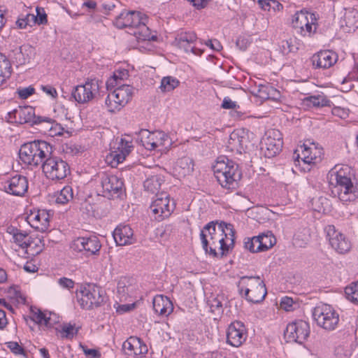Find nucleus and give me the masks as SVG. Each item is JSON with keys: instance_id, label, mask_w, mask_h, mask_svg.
<instances>
[{"instance_id": "obj_1", "label": "nucleus", "mask_w": 358, "mask_h": 358, "mask_svg": "<svg viewBox=\"0 0 358 358\" xmlns=\"http://www.w3.org/2000/svg\"><path fill=\"white\" fill-rule=\"evenodd\" d=\"M213 170L217 182L223 188L235 189L238 187L242 173L234 161L226 156H220L213 166Z\"/></svg>"}, {"instance_id": "obj_2", "label": "nucleus", "mask_w": 358, "mask_h": 358, "mask_svg": "<svg viewBox=\"0 0 358 358\" xmlns=\"http://www.w3.org/2000/svg\"><path fill=\"white\" fill-rule=\"evenodd\" d=\"M52 152V148L45 141L38 140L24 143L19 151L21 160L30 166L43 164Z\"/></svg>"}, {"instance_id": "obj_3", "label": "nucleus", "mask_w": 358, "mask_h": 358, "mask_svg": "<svg viewBox=\"0 0 358 358\" xmlns=\"http://www.w3.org/2000/svg\"><path fill=\"white\" fill-rule=\"evenodd\" d=\"M239 294L248 302H262L267 294L266 285L259 276H242L237 282Z\"/></svg>"}, {"instance_id": "obj_4", "label": "nucleus", "mask_w": 358, "mask_h": 358, "mask_svg": "<svg viewBox=\"0 0 358 358\" xmlns=\"http://www.w3.org/2000/svg\"><path fill=\"white\" fill-rule=\"evenodd\" d=\"M216 224L218 221H211L206 224L201 230L200 238L202 248L206 253L213 257H217L216 248L221 250L220 257L226 256L229 252V247L226 245L225 239L216 236Z\"/></svg>"}, {"instance_id": "obj_5", "label": "nucleus", "mask_w": 358, "mask_h": 358, "mask_svg": "<svg viewBox=\"0 0 358 358\" xmlns=\"http://www.w3.org/2000/svg\"><path fill=\"white\" fill-rule=\"evenodd\" d=\"M347 169L337 171L334 174L335 183L331 182V194L343 202L352 201L358 197V187L352 181V176L347 175Z\"/></svg>"}, {"instance_id": "obj_6", "label": "nucleus", "mask_w": 358, "mask_h": 358, "mask_svg": "<svg viewBox=\"0 0 358 358\" xmlns=\"http://www.w3.org/2000/svg\"><path fill=\"white\" fill-rule=\"evenodd\" d=\"M77 298L80 308L84 310L100 307L107 301L106 291L94 283L82 285L77 292Z\"/></svg>"}, {"instance_id": "obj_7", "label": "nucleus", "mask_w": 358, "mask_h": 358, "mask_svg": "<svg viewBox=\"0 0 358 358\" xmlns=\"http://www.w3.org/2000/svg\"><path fill=\"white\" fill-rule=\"evenodd\" d=\"M41 167L45 177L55 182L65 179L71 173L69 164L60 157L53 155L52 152Z\"/></svg>"}, {"instance_id": "obj_8", "label": "nucleus", "mask_w": 358, "mask_h": 358, "mask_svg": "<svg viewBox=\"0 0 358 358\" xmlns=\"http://www.w3.org/2000/svg\"><path fill=\"white\" fill-rule=\"evenodd\" d=\"M313 317L316 324L328 331L334 330L339 322V315L330 305L321 303L314 308Z\"/></svg>"}, {"instance_id": "obj_9", "label": "nucleus", "mask_w": 358, "mask_h": 358, "mask_svg": "<svg viewBox=\"0 0 358 358\" xmlns=\"http://www.w3.org/2000/svg\"><path fill=\"white\" fill-rule=\"evenodd\" d=\"M102 81L96 78H87L85 83L75 87L71 96L78 103H86L95 99L99 94V88Z\"/></svg>"}, {"instance_id": "obj_10", "label": "nucleus", "mask_w": 358, "mask_h": 358, "mask_svg": "<svg viewBox=\"0 0 358 358\" xmlns=\"http://www.w3.org/2000/svg\"><path fill=\"white\" fill-rule=\"evenodd\" d=\"M134 88L129 85H121L117 87L111 93L108 94L105 103L110 112L120 110L131 99Z\"/></svg>"}, {"instance_id": "obj_11", "label": "nucleus", "mask_w": 358, "mask_h": 358, "mask_svg": "<svg viewBox=\"0 0 358 358\" xmlns=\"http://www.w3.org/2000/svg\"><path fill=\"white\" fill-rule=\"evenodd\" d=\"M310 333L309 323L299 320L289 323L284 331V338L287 343L302 344L309 337Z\"/></svg>"}, {"instance_id": "obj_12", "label": "nucleus", "mask_w": 358, "mask_h": 358, "mask_svg": "<svg viewBox=\"0 0 358 358\" xmlns=\"http://www.w3.org/2000/svg\"><path fill=\"white\" fill-rule=\"evenodd\" d=\"M71 248L78 252H83L85 257L99 255L101 248L99 238L91 235L89 236H80L72 241Z\"/></svg>"}, {"instance_id": "obj_13", "label": "nucleus", "mask_w": 358, "mask_h": 358, "mask_svg": "<svg viewBox=\"0 0 358 358\" xmlns=\"http://www.w3.org/2000/svg\"><path fill=\"white\" fill-rule=\"evenodd\" d=\"M283 145L282 135L278 129H271L266 132L261 142V150L265 157H275L282 150Z\"/></svg>"}, {"instance_id": "obj_14", "label": "nucleus", "mask_w": 358, "mask_h": 358, "mask_svg": "<svg viewBox=\"0 0 358 358\" xmlns=\"http://www.w3.org/2000/svg\"><path fill=\"white\" fill-rule=\"evenodd\" d=\"M17 110V111L15 113H17L18 124H29L33 126L41 123H48L51 125L49 130L52 131V124L55 122L53 119L48 117L36 116L34 108L30 106H20Z\"/></svg>"}, {"instance_id": "obj_15", "label": "nucleus", "mask_w": 358, "mask_h": 358, "mask_svg": "<svg viewBox=\"0 0 358 358\" xmlns=\"http://www.w3.org/2000/svg\"><path fill=\"white\" fill-rule=\"evenodd\" d=\"M174 203L170 206L169 195L165 192L157 194L152 201L150 208L155 215V220L162 221L169 217L174 210Z\"/></svg>"}, {"instance_id": "obj_16", "label": "nucleus", "mask_w": 358, "mask_h": 358, "mask_svg": "<svg viewBox=\"0 0 358 358\" xmlns=\"http://www.w3.org/2000/svg\"><path fill=\"white\" fill-rule=\"evenodd\" d=\"M146 18V15L139 11L124 9L116 16L113 25L119 29L136 28Z\"/></svg>"}, {"instance_id": "obj_17", "label": "nucleus", "mask_w": 358, "mask_h": 358, "mask_svg": "<svg viewBox=\"0 0 358 358\" xmlns=\"http://www.w3.org/2000/svg\"><path fill=\"white\" fill-rule=\"evenodd\" d=\"M140 141L148 150H155L160 146H164L169 141V136L164 131H155L150 132L147 129H141L138 132Z\"/></svg>"}, {"instance_id": "obj_18", "label": "nucleus", "mask_w": 358, "mask_h": 358, "mask_svg": "<svg viewBox=\"0 0 358 358\" xmlns=\"http://www.w3.org/2000/svg\"><path fill=\"white\" fill-rule=\"evenodd\" d=\"M248 336L247 329L243 322L235 320L228 327L227 331V343L233 347H240Z\"/></svg>"}, {"instance_id": "obj_19", "label": "nucleus", "mask_w": 358, "mask_h": 358, "mask_svg": "<svg viewBox=\"0 0 358 358\" xmlns=\"http://www.w3.org/2000/svg\"><path fill=\"white\" fill-rule=\"evenodd\" d=\"M50 216L49 210L34 209L27 214L26 220L36 231L45 232L50 227Z\"/></svg>"}, {"instance_id": "obj_20", "label": "nucleus", "mask_w": 358, "mask_h": 358, "mask_svg": "<svg viewBox=\"0 0 358 358\" xmlns=\"http://www.w3.org/2000/svg\"><path fill=\"white\" fill-rule=\"evenodd\" d=\"M327 236L331 247L339 254H345L351 248L350 241L341 232L336 230L334 225L327 227Z\"/></svg>"}, {"instance_id": "obj_21", "label": "nucleus", "mask_w": 358, "mask_h": 358, "mask_svg": "<svg viewBox=\"0 0 358 358\" xmlns=\"http://www.w3.org/2000/svg\"><path fill=\"white\" fill-rule=\"evenodd\" d=\"M101 183L104 196L118 198L123 192L124 183L116 176L103 174Z\"/></svg>"}, {"instance_id": "obj_22", "label": "nucleus", "mask_w": 358, "mask_h": 358, "mask_svg": "<svg viewBox=\"0 0 358 358\" xmlns=\"http://www.w3.org/2000/svg\"><path fill=\"white\" fill-rule=\"evenodd\" d=\"M4 191L14 196H23L28 189V180L25 176L16 174L2 182Z\"/></svg>"}, {"instance_id": "obj_23", "label": "nucleus", "mask_w": 358, "mask_h": 358, "mask_svg": "<svg viewBox=\"0 0 358 358\" xmlns=\"http://www.w3.org/2000/svg\"><path fill=\"white\" fill-rule=\"evenodd\" d=\"M338 61V55L331 50H321L314 54L311 58L315 69H329Z\"/></svg>"}, {"instance_id": "obj_24", "label": "nucleus", "mask_w": 358, "mask_h": 358, "mask_svg": "<svg viewBox=\"0 0 358 358\" xmlns=\"http://www.w3.org/2000/svg\"><path fill=\"white\" fill-rule=\"evenodd\" d=\"M122 350L128 356L145 355L148 348L143 341L137 336H130L122 344Z\"/></svg>"}, {"instance_id": "obj_25", "label": "nucleus", "mask_w": 358, "mask_h": 358, "mask_svg": "<svg viewBox=\"0 0 358 358\" xmlns=\"http://www.w3.org/2000/svg\"><path fill=\"white\" fill-rule=\"evenodd\" d=\"M196 39V35L193 31L181 32L176 36L175 42L178 47L184 50L185 52H190L194 55H201L202 52L194 45Z\"/></svg>"}, {"instance_id": "obj_26", "label": "nucleus", "mask_w": 358, "mask_h": 358, "mask_svg": "<svg viewBox=\"0 0 358 358\" xmlns=\"http://www.w3.org/2000/svg\"><path fill=\"white\" fill-rule=\"evenodd\" d=\"M113 236L116 245L120 246L131 245L136 242L133 229L128 224L117 225L113 232Z\"/></svg>"}, {"instance_id": "obj_27", "label": "nucleus", "mask_w": 358, "mask_h": 358, "mask_svg": "<svg viewBox=\"0 0 358 358\" xmlns=\"http://www.w3.org/2000/svg\"><path fill=\"white\" fill-rule=\"evenodd\" d=\"M249 138L243 130H234L229 136L228 147L238 153L245 152L248 148Z\"/></svg>"}, {"instance_id": "obj_28", "label": "nucleus", "mask_w": 358, "mask_h": 358, "mask_svg": "<svg viewBox=\"0 0 358 358\" xmlns=\"http://www.w3.org/2000/svg\"><path fill=\"white\" fill-rule=\"evenodd\" d=\"M317 17L315 13L303 9L294 14L292 23L294 29L303 31L304 25H307L309 22L317 24Z\"/></svg>"}, {"instance_id": "obj_29", "label": "nucleus", "mask_w": 358, "mask_h": 358, "mask_svg": "<svg viewBox=\"0 0 358 358\" xmlns=\"http://www.w3.org/2000/svg\"><path fill=\"white\" fill-rule=\"evenodd\" d=\"M152 305L154 311L162 316H168L173 310L172 301L169 297L162 294L154 297Z\"/></svg>"}, {"instance_id": "obj_30", "label": "nucleus", "mask_w": 358, "mask_h": 358, "mask_svg": "<svg viewBox=\"0 0 358 358\" xmlns=\"http://www.w3.org/2000/svg\"><path fill=\"white\" fill-rule=\"evenodd\" d=\"M341 23L345 32L355 31L358 28V10L355 8L345 9Z\"/></svg>"}, {"instance_id": "obj_31", "label": "nucleus", "mask_w": 358, "mask_h": 358, "mask_svg": "<svg viewBox=\"0 0 358 358\" xmlns=\"http://www.w3.org/2000/svg\"><path fill=\"white\" fill-rule=\"evenodd\" d=\"M322 154L321 148H317L315 145L307 147L304 145L301 151V159L306 164H317L321 161Z\"/></svg>"}, {"instance_id": "obj_32", "label": "nucleus", "mask_w": 358, "mask_h": 358, "mask_svg": "<svg viewBox=\"0 0 358 358\" xmlns=\"http://www.w3.org/2000/svg\"><path fill=\"white\" fill-rule=\"evenodd\" d=\"M30 318L35 323L44 325L47 328H51L54 323L52 322L51 313H49V316L45 312H43L41 309L36 307H31L30 308Z\"/></svg>"}, {"instance_id": "obj_33", "label": "nucleus", "mask_w": 358, "mask_h": 358, "mask_svg": "<svg viewBox=\"0 0 358 358\" xmlns=\"http://www.w3.org/2000/svg\"><path fill=\"white\" fill-rule=\"evenodd\" d=\"M133 146L131 142L121 138L120 142L117 148V150L110 153L113 160L116 162L117 164L123 162L126 157L131 152Z\"/></svg>"}, {"instance_id": "obj_34", "label": "nucleus", "mask_w": 358, "mask_h": 358, "mask_svg": "<svg viewBox=\"0 0 358 358\" xmlns=\"http://www.w3.org/2000/svg\"><path fill=\"white\" fill-rule=\"evenodd\" d=\"M174 170L180 177H185L194 171V162L187 157L178 159L174 166Z\"/></svg>"}, {"instance_id": "obj_35", "label": "nucleus", "mask_w": 358, "mask_h": 358, "mask_svg": "<svg viewBox=\"0 0 358 358\" xmlns=\"http://www.w3.org/2000/svg\"><path fill=\"white\" fill-rule=\"evenodd\" d=\"M8 232L13 235L14 242L22 249H27L31 246L30 237L26 231H22L16 227H9Z\"/></svg>"}, {"instance_id": "obj_36", "label": "nucleus", "mask_w": 358, "mask_h": 358, "mask_svg": "<svg viewBox=\"0 0 358 358\" xmlns=\"http://www.w3.org/2000/svg\"><path fill=\"white\" fill-rule=\"evenodd\" d=\"M218 228L221 230L222 234L224 235L223 237L225 239L226 245L229 247V251H231L235 244V233L236 231L234 228V225L230 223H227L224 221L218 222Z\"/></svg>"}, {"instance_id": "obj_37", "label": "nucleus", "mask_w": 358, "mask_h": 358, "mask_svg": "<svg viewBox=\"0 0 358 358\" xmlns=\"http://www.w3.org/2000/svg\"><path fill=\"white\" fill-rule=\"evenodd\" d=\"M164 180L160 176H152L147 178L143 182V187L145 191L155 194H160L159 189Z\"/></svg>"}, {"instance_id": "obj_38", "label": "nucleus", "mask_w": 358, "mask_h": 358, "mask_svg": "<svg viewBox=\"0 0 358 358\" xmlns=\"http://www.w3.org/2000/svg\"><path fill=\"white\" fill-rule=\"evenodd\" d=\"M29 49L24 48L22 46L15 48L12 51L13 55L10 57L16 66H20L29 62L30 57L27 51Z\"/></svg>"}, {"instance_id": "obj_39", "label": "nucleus", "mask_w": 358, "mask_h": 358, "mask_svg": "<svg viewBox=\"0 0 358 358\" xmlns=\"http://www.w3.org/2000/svg\"><path fill=\"white\" fill-rule=\"evenodd\" d=\"M12 74V66L6 56L0 52V86H1Z\"/></svg>"}, {"instance_id": "obj_40", "label": "nucleus", "mask_w": 358, "mask_h": 358, "mask_svg": "<svg viewBox=\"0 0 358 358\" xmlns=\"http://www.w3.org/2000/svg\"><path fill=\"white\" fill-rule=\"evenodd\" d=\"M259 240L258 250L264 252L271 248L276 243V238L270 231L257 236Z\"/></svg>"}, {"instance_id": "obj_41", "label": "nucleus", "mask_w": 358, "mask_h": 358, "mask_svg": "<svg viewBox=\"0 0 358 358\" xmlns=\"http://www.w3.org/2000/svg\"><path fill=\"white\" fill-rule=\"evenodd\" d=\"M147 19L146 17L143 22L136 27L138 30L134 31V34L138 40L155 41L157 40V36L152 35L149 28L146 26Z\"/></svg>"}, {"instance_id": "obj_42", "label": "nucleus", "mask_w": 358, "mask_h": 358, "mask_svg": "<svg viewBox=\"0 0 358 358\" xmlns=\"http://www.w3.org/2000/svg\"><path fill=\"white\" fill-rule=\"evenodd\" d=\"M304 103L309 107H324L329 106L330 100L324 95L309 96L303 99Z\"/></svg>"}, {"instance_id": "obj_43", "label": "nucleus", "mask_w": 358, "mask_h": 358, "mask_svg": "<svg viewBox=\"0 0 358 358\" xmlns=\"http://www.w3.org/2000/svg\"><path fill=\"white\" fill-rule=\"evenodd\" d=\"M180 84V81L172 76L164 77L161 80L159 88L163 92H171L176 89Z\"/></svg>"}, {"instance_id": "obj_44", "label": "nucleus", "mask_w": 358, "mask_h": 358, "mask_svg": "<svg viewBox=\"0 0 358 358\" xmlns=\"http://www.w3.org/2000/svg\"><path fill=\"white\" fill-rule=\"evenodd\" d=\"M129 279L127 277H122L117 285V292L119 295L120 299H126L129 292Z\"/></svg>"}, {"instance_id": "obj_45", "label": "nucleus", "mask_w": 358, "mask_h": 358, "mask_svg": "<svg viewBox=\"0 0 358 358\" xmlns=\"http://www.w3.org/2000/svg\"><path fill=\"white\" fill-rule=\"evenodd\" d=\"M36 14H31V20H32V24H46L48 23V15L45 13L44 8L37 6L36 8Z\"/></svg>"}, {"instance_id": "obj_46", "label": "nucleus", "mask_w": 358, "mask_h": 358, "mask_svg": "<svg viewBox=\"0 0 358 358\" xmlns=\"http://www.w3.org/2000/svg\"><path fill=\"white\" fill-rule=\"evenodd\" d=\"M345 294L349 301L358 303V281L347 286L345 288Z\"/></svg>"}, {"instance_id": "obj_47", "label": "nucleus", "mask_w": 358, "mask_h": 358, "mask_svg": "<svg viewBox=\"0 0 358 358\" xmlns=\"http://www.w3.org/2000/svg\"><path fill=\"white\" fill-rule=\"evenodd\" d=\"M259 241L257 236L246 237L243 240V247L252 253L259 252L261 250H258Z\"/></svg>"}, {"instance_id": "obj_48", "label": "nucleus", "mask_w": 358, "mask_h": 358, "mask_svg": "<svg viewBox=\"0 0 358 358\" xmlns=\"http://www.w3.org/2000/svg\"><path fill=\"white\" fill-rule=\"evenodd\" d=\"M73 199L72 188L69 186L64 187L56 199L58 203L64 204Z\"/></svg>"}, {"instance_id": "obj_49", "label": "nucleus", "mask_w": 358, "mask_h": 358, "mask_svg": "<svg viewBox=\"0 0 358 358\" xmlns=\"http://www.w3.org/2000/svg\"><path fill=\"white\" fill-rule=\"evenodd\" d=\"M7 293L9 294L10 298L15 299L17 302L24 303L26 302V298L22 294L20 288L17 285H11L7 289Z\"/></svg>"}, {"instance_id": "obj_50", "label": "nucleus", "mask_w": 358, "mask_h": 358, "mask_svg": "<svg viewBox=\"0 0 358 358\" xmlns=\"http://www.w3.org/2000/svg\"><path fill=\"white\" fill-rule=\"evenodd\" d=\"M258 4L262 9L267 11H270L271 9L275 11L274 5H277L278 10H280L283 8L282 5L275 0H259Z\"/></svg>"}, {"instance_id": "obj_51", "label": "nucleus", "mask_w": 358, "mask_h": 358, "mask_svg": "<svg viewBox=\"0 0 358 358\" xmlns=\"http://www.w3.org/2000/svg\"><path fill=\"white\" fill-rule=\"evenodd\" d=\"M280 50L283 55H288L290 52H294L298 50V48L293 44L292 38L289 40H283L281 42Z\"/></svg>"}, {"instance_id": "obj_52", "label": "nucleus", "mask_w": 358, "mask_h": 358, "mask_svg": "<svg viewBox=\"0 0 358 358\" xmlns=\"http://www.w3.org/2000/svg\"><path fill=\"white\" fill-rule=\"evenodd\" d=\"M5 345L13 354L16 355H23L24 357L27 356L25 350L19 345L17 342L10 341L6 343Z\"/></svg>"}, {"instance_id": "obj_53", "label": "nucleus", "mask_w": 358, "mask_h": 358, "mask_svg": "<svg viewBox=\"0 0 358 358\" xmlns=\"http://www.w3.org/2000/svg\"><path fill=\"white\" fill-rule=\"evenodd\" d=\"M78 332V329H76L75 325L71 324H64L62 330V337L66 338H72Z\"/></svg>"}, {"instance_id": "obj_54", "label": "nucleus", "mask_w": 358, "mask_h": 358, "mask_svg": "<svg viewBox=\"0 0 358 358\" xmlns=\"http://www.w3.org/2000/svg\"><path fill=\"white\" fill-rule=\"evenodd\" d=\"M121 73H122L123 76L127 74V72H119V75L114 73V75L110 78H109L106 83L108 90L118 87L117 85L122 80V78L120 76Z\"/></svg>"}, {"instance_id": "obj_55", "label": "nucleus", "mask_w": 358, "mask_h": 358, "mask_svg": "<svg viewBox=\"0 0 358 358\" xmlns=\"http://www.w3.org/2000/svg\"><path fill=\"white\" fill-rule=\"evenodd\" d=\"M30 16V13H28L26 15H22L16 21L17 27L20 29H25L28 25L30 27L34 26V24H32V20H31Z\"/></svg>"}, {"instance_id": "obj_56", "label": "nucleus", "mask_w": 358, "mask_h": 358, "mask_svg": "<svg viewBox=\"0 0 358 358\" xmlns=\"http://www.w3.org/2000/svg\"><path fill=\"white\" fill-rule=\"evenodd\" d=\"M80 210L87 217L94 216L95 207L94 204H92L87 201H85L81 203Z\"/></svg>"}, {"instance_id": "obj_57", "label": "nucleus", "mask_w": 358, "mask_h": 358, "mask_svg": "<svg viewBox=\"0 0 358 358\" xmlns=\"http://www.w3.org/2000/svg\"><path fill=\"white\" fill-rule=\"evenodd\" d=\"M80 347L83 350L85 355L89 358H101V352L96 349H89L85 345L80 344Z\"/></svg>"}, {"instance_id": "obj_58", "label": "nucleus", "mask_w": 358, "mask_h": 358, "mask_svg": "<svg viewBox=\"0 0 358 358\" xmlns=\"http://www.w3.org/2000/svg\"><path fill=\"white\" fill-rule=\"evenodd\" d=\"M19 97L22 99H26L35 93V89L32 86L19 88L17 90Z\"/></svg>"}, {"instance_id": "obj_59", "label": "nucleus", "mask_w": 358, "mask_h": 358, "mask_svg": "<svg viewBox=\"0 0 358 358\" xmlns=\"http://www.w3.org/2000/svg\"><path fill=\"white\" fill-rule=\"evenodd\" d=\"M209 306L211 312L220 313L222 311V303L217 298H213L209 301Z\"/></svg>"}, {"instance_id": "obj_60", "label": "nucleus", "mask_w": 358, "mask_h": 358, "mask_svg": "<svg viewBox=\"0 0 358 358\" xmlns=\"http://www.w3.org/2000/svg\"><path fill=\"white\" fill-rule=\"evenodd\" d=\"M294 301L293 299L288 296H285L282 299L280 302V306L285 311H291L294 310Z\"/></svg>"}, {"instance_id": "obj_61", "label": "nucleus", "mask_w": 358, "mask_h": 358, "mask_svg": "<svg viewBox=\"0 0 358 358\" xmlns=\"http://www.w3.org/2000/svg\"><path fill=\"white\" fill-rule=\"evenodd\" d=\"M135 307L136 303L118 305L116 308V312L119 314H123L133 310Z\"/></svg>"}, {"instance_id": "obj_62", "label": "nucleus", "mask_w": 358, "mask_h": 358, "mask_svg": "<svg viewBox=\"0 0 358 358\" xmlns=\"http://www.w3.org/2000/svg\"><path fill=\"white\" fill-rule=\"evenodd\" d=\"M58 283L62 287L68 289H72L75 285V282L73 280L65 277L59 278L58 280Z\"/></svg>"}, {"instance_id": "obj_63", "label": "nucleus", "mask_w": 358, "mask_h": 358, "mask_svg": "<svg viewBox=\"0 0 358 358\" xmlns=\"http://www.w3.org/2000/svg\"><path fill=\"white\" fill-rule=\"evenodd\" d=\"M41 88L43 92L52 98L56 99L57 97V92L53 86L50 85H41Z\"/></svg>"}, {"instance_id": "obj_64", "label": "nucleus", "mask_w": 358, "mask_h": 358, "mask_svg": "<svg viewBox=\"0 0 358 358\" xmlns=\"http://www.w3.org/2000/svg\"><path fill=\"white\" fill-rule=\"evenodd\" d=\"M221 107L224 109H236L239 108V106H237L236 103L233 101L229 97H224Z\"/></svg>"}]
</instances>
